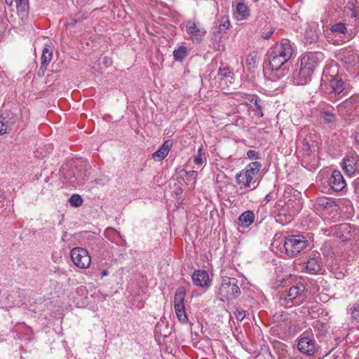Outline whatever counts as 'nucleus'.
I'll list each match as a JSON object with an SVG mask.
<instances>
[{"instance_id": "obj_18", "label": "nucleus", "mask_w": 359, "mask_h": 359, "mask_svg": "<svg viewBox=\"0 0 359 359\" xmlns=\"http://www.w3.org/2000/svg\"><path fill=\"white\" fill-rule=\"evenodd\" d=\"M330 31L335 36L343 38L346 41L352 39L351 34L348 33L346 25L344 22H337L332 25Z\"/></svg>"}, {"instance_id": "obj_19", "label": "nucleus", "mask_w": 359, "mask_h": 359, "mask_svg": "<svg viewBox=\"0 0 359 359\" xmlns=\"http://www.w3.org/2000/svg\"><path fill=\"white\" fill-rule=\"evenodd\" d=\"M245 102L252 107L253 111H256V115L259 117L263 116L262 108L263 101L256 95H248L245 97Z\"/></svg>"}, {"instance_id": "obj_21", "label": "nucleus", "mask_w": 359, "mask_h": 359, "mask_svg": "<svg viewBox=\"0 0 359 359\" xmlns=\"http://www.w3.org/2000/svg\"><path fill=\"white\" fill-rule=\"evenodd\" d=\"M172 146V140H165L161 147L152 154V158L156 161H162L168 156Z\"/></svg>"}, {"instance_id": "obj_7", "label": "nucleus", "mask_w": 359, "mask_h": 359, "mask_svg": "<svg viewBox=\"0 0 359 359\" xmlns=\"http://www.w3.org/2000/svg\"><path fill=\"white\" fill-rule=\"evenodd\" d=\"M297 348L307 356H313L318 350V345L313 337L304 332L298 337Z\"/></svg>"}, {"instance_id": "obj_24", "label": "nucleus", "mask_w": 359, "mask_h": 359, "mask_svg": "<svg viewBox=\"0 0 359 359\" xmlns=\"http://www.w3.org/2000/svg\"><path fill=\"white\" fill-rule=\"evenodd\" d=\"M312 327L316 332V337L323 340L327 333L328 325L326 323L316 320L313 322Z\"/></svg>"}, {"instance_id": "obj_16", "label": "nucleus", "mask_w": 359, "mask_h": 359, "mask_svg": "<svg viewBox=\"0 0 359 359\" xmlns=\"http://www.w3.org/2000/svg\"><path fill=\"white\" fill-rule=\"evenodd\" d=\"M330 91L329 93L330 98H332V94L334 95H340L345 89V85L341 78L339 75L331 76L329 81Z\"/></svg>"}, {"instance_id": "obj_59", "label": "nucleus", "mask_w": 359, "mask_h": 359, "mask_svg": "<svg viewBox=\"0 0 359 359\" xmlns=\"http://www.w3.org/2000/svg\"><path fill=\"white\" fill-rule=\"evenodd\" d=\"M104 60H106V63L111 64V61L110 60H108L107 57H104Z\"/></svg>"}, {"instance_id": "obj_39", "label": "nucleus", "mask_w": 359, "mask_h": 359, "mask_svg": "<svg viewBox=\"0 0 359 359\" xmlns=\"http://www.w3.org/2000/svg\"><path fill=\"white\" fill-rule=\"evenodd\" d=\"M221 79L224 78H232L233 73L231 72L229 67L219 68L217 73Z\"/></svg>"}, {"instance_id": "obj_44", "label": "nucleus", "mask_w": 359, "mask_h": 359, "mask_svg": "<svg viewBox=\"0 0 359 359\" xmlns=\"http://www.w3.org/2000/svg\"><path fill=\"white\" fill-rule=\"evenodd\" d=\"M88 13H79L74 15V18H72V22L73 24H76L77 22H81L83 20H86L88 17Z\"/></svg>"}, {"instance_id": "obj_55", "label": "nucleus", "mask_w": 359, "mask_h": 359, "mask_svg": "<svg viewBox=\"0 0 359 359\" xmlns=\"http://www.w3.org/2000/svg\"><path fill=\"white\" fill-rule=\"evenodd\" d=\"M271 198L272 196H271V194H267L264 198V201H266V203H268L271 200Z\"/></svg>"}, {"instance_id": "obj_30", "label": "nucleus", "mask_w": 359, "mask_h": 359, "mask_svg": "<svg viewBox=\"0 0 359 359\" xmlns=\"http://www.w3.org/2000/svg\"><path fill=\"white\" fill-rule=\"evenodd\" d=\"M236 14L240 16L241 20L247 19L250 15V11L245 4L243 2L238 3L236 8Z\"/></svg>"}, {"instance_id": "obj_31", "label": "nucleus", "mask_w": 359, "mask_h": 359, "mask_svg": "<svg viewBox=\"0 0 359 359\" xmlns=\"http://www.w3.org/2000/svg\"><path fill=\"white\" fill-rule=\"evenodd\" d=\"M316 203L318 206L323 209H329L336 205L334 201L327 197L317 198Z\"/></svg>"}, {"instance_id": "obj_47", "label": "nucleus", "mask_w": 359, "mask_h": 359, "mask_svg": "<svg viewBox=\"0 0 359 359\" xmlns=\"http://www.w3.org/2000/svg\"><path fill=\"white\" fill-rule=\"evenodd\" d=\"M302 149L307 156H310L311 154V149L310 144L306 140H304Z\"/></svg>"}, {"instance_id": "obj_42", "label": "nucleus", "mask_w": 359, "mask_h": 359, "mask_svg": "<svg viewBox=\"0 0 359 359\" xmlns=\"http://www.w3.org/2000/svg\"><path fill=\"white\" fill-rule=\"evenodd\" d=\"M351 318L354 320L359 319V302L355 303L350 309Z\"/></svg>"}, {"instance_id": "obj_52", "label": "nucleus", "mask_w": 359, "mask_h": 359, "mask_svg": "<svg viewBox=\"0 0 359 359\" xmlns=\"http://www.w3.org/2000/svg\"><path fill=\"white\" fill-rule=\"evenodd\" d=\"M46 68H47V65H43V64H41V66H40V67L39 69V71H38L39 76H43L44 75V72L46 70Z\"/></svg>"}, {"instance_id": "obj_20", "label": "nucleus", "mask_w": 359, "mask_h": 359, "mask_svg": "<svg viewBox=\"0 0 359 359\" xmlns=\"http://www.w3.org/2000/svg\"><path fill=\"white\" fill-rule=\"evenodd\" d=\"M334 108L330 105L325 104L320 109V116L325 123H334L337 121V116L334 114Z\"/></svg>"}, {"instance_id": "obj_26", "label": "nucleus", "mask_w": 359, "mask_h": 359, "mask_svg": "<svg viewBox=\"0 0 359 359\" xmlns=\"http://www.w3.org/2000/svg\"><path fill=\"white\" fill-rule=\"evenodd\" d=\"M186 296L185 289L184 287L178 288L175 294L174 307H184V298Z\"/></svg>"}, {"instance_id": "obj_46", "label": "nucleus", "mask_w": 359, "mask_h": 359, "mask_svg": "<svg viewBox=\"0 0 359 359\" xmlns=\"http://www.w3.org/2000/svg\"><path fill=\"white\" fill-rule=\"evenodd\" d=\"M230 22L228 18H223L218 29L225 33L226 30L229 27Z\"/></svg>"}, {"instance_id": "obj_34", "label": "nucleus", "mask_w": 359, "mask_h": 359, "mask_svg": "<svg viewBox=\"0 0 359 359\" xmlns=\"http://www.w3.org/2000/svg\"><path fill=\"white\" fill-rule=\"evenodd\" d=\"M53 53L48 48L45 47L43 49L42 55L41 57V64L47 65L52 59Z\"/></svg>"}, {"instance_id": "obj_29", "label": "nucleus", "mask_w": 359, "mask_h": 359, "mask_svg": "<svg viewBox=\"0 0 359 359\" xmlns=\"http://www.w3.org/2000/svg\"><path fill=\"white\" fill-rule=\"evenodd\" d=\"M259 58L257 52L250 53L245 60V64L248 69L256 68L258 67Z\"/></svg>"}, {"instance_id": "obj_56", "label": "nucleus", "mask_w": 359, "mask_h": 359, "mask_svg": "<svg viewBox=\"0 0 359 359\" xmlns=\"http://www.w3.org/2000/svg\"><path fill=\"white\" fill-rule=\"evenodd\" d=\"M101 276L102 278L104 277V276H108L109 274V272L107 271V270H103L102 272H101Z\"/></svg>"}, {"instance_id": "obj_41", "label": "nucleus", "mask_w": 359, "mask_h": 359, "mask_svg": "<svg viewBox=\"0 0 359 359\" xmlns=\"http://www.w3.org/2000/svg\"><path fill=\"white\" fill-rule=\"evenodd\" d=\"M224 33V32L221 31L218 28H217V29L216 31H215L213 32L212 40L218 43L217 44V49L218 50H219V47H220L219 43H221V41H222V34Z\"/></svg>"}, {"instance_id": "obj_37", "label": "nucleus", "mask_w": 359, "mask_h": 359, "mask_svg": "<svg viewBox=\"0 0 359 359\" xmlns=\"http://www.w3.org/2000/svg\"><path fill=\"white\" fill-rule=\"evenodd\" d=\"M205 153L203 151V149L202 147H199L197 151V155L194 157V162L195 164L201 165L204 160H205V158H204Z\"/></svg>"}, {"instance_id": "obj_8", "label": "nucleus", "mask_w": 359, "mask_h": 359, "mask_svg": "<svg viewBox=\"0 0 359 359\" xmlns=\"http://www.w3.org/2000/svg\"><path fill=\"white\" fill-rule=\"evenodd\" d=\"M71 258L74 264L81 269H87L91 262L88 252L82 248H74L70 252Z\"/></svg>"}, {"instance_id": "obj_3", "label": "nucleus", "mask_w": 359, "mask_h": 359, "mask_svg": "<svg viewBox=\"0 0 359 359\" xmlns=\"http://www.w3.org/2000/svg\"><path fill=\"white\" fill-rule=\"evenodd\" d=\"M339 115L346 121H352L359 119V95H354L337 106Z\"/></svg>"}, {"instance_id": "obj_6", "label": "nucleus", "mask_w": 359, "mask_h": 359, "mask_svg": "<svg viewBox=\"0 0 359 359\" xmlns=\"http://www.w3.org/2000/svg\"><path fill=\"white\" fill-rule=\"evenodd\" d=\"M323 60L324 55L320 51L307 52L300 57V66L313 74Z\"/></svg>"}, {"instance_id": "obj_2", "label": "nucleus", "mask_w": 359, "mask_h": 359, "mask_svg": "<svg viewBox=\"0 0 359 359\" xmlns=\"http://www.w3.org/2000/svg\"><path fill=\"white\" fill-rule=\"evenodd\" d=\"M308 290L304 285L298 283L289 290L282 292L280 294V304L287 308L294 305H299L307 297Z\"/></svg>"}, {"instance_id": "obj_40", "label": "nucleus", "mask_w": 359, "mask_h": 359, "mask_svg": "<svg viewBox=\"0 0 359 359\" xmlns=\"http://www.w3.org/2000/svg\"><path fill=\"white\" fill-rule=\"evenodd\" d=\"M292 217L289 214L288 215H285L280 213L276 217V221L277 222L280 223L283 225L289 223L290 222L292 221Z\"/></svg>"}, {"instance_id": "obj_57", "label": "nucleus", "mask_w": 359, "mask_h": 359, "mask_svg": "<svg viewBox=\"0 0 359 359\" xmlns=\"http://www.w3.org/2000/svg\"><path fill=\"white\" fill-rule=\"evenodd\" d=\"M5 3H6L8 6H12V5H13V0H5Z\"/></svg>"}, {"instance_id": "obj_14", "label": "nucleus", "mask_w": 359, "mask_h": 359, "mask_svg": "<svg viewBox=\"0 0 359 359\" xmlns=\"http://www.w3.org/2000/svg\"><path fill=\"white\" fill-rule=\"evenodd\" d=\"M19 113L17 109H13L6 111L0 115V118L5 123L6 126L11 131L13 130V126L18 122Z\"/></svg>"}, {"instance_id": "obj_50", "label": "nucleus", "mask_w": 359, "mask_h": 359, "mask_svg": "<svg viewBox=\"0 0 359 359\" xmlns=\"http://www.w3.org/2000/svg\"><path fill=\"white\" fill-rule=\"evenodd\" d=\"M72 178H75V179H77V178H81V180H82V182H85L86 181H87L88 180V175L86 174V171L85 172L83 176V174L81 172V171L78 174V176L77 177H75L74 175L72 177Z\"/></svg>"}, {"instance_id": "obj_15", "label": "nucleus", "mask_w": 359, "mask_h": 359, "mask_svg": "<svg viewBox=\"0 0 359 359\" xmlns=\"http://www.w3.org/2000/svg\"><path fill=\"white\" fill-rule=\"evenodd\" d=\"M329 184L334 191H340L346 187V182L341 173L339 170H334L329 180Z\"/></svg>"}, {"instance_id": "obj_11", "label": "nucleus", "mask_w": 359, "mask_h": 359, "mask_svg": "<svg viewBox=\"0 0 359 359\" xmlns=\"http://www.w3.org/2000/svg\"><path fill=\"white\" fill-rule=\"evenodd\" d=\"M343 169L348 176L359 173V156L358 155L346 156L344 158Z\"/></svg>"}, {"instance_id": "obj_4", "label": "nucleus", "mask_w": 359, "mask_h": 359, "mask_svg": "<svg viewBox=\"0 0 359 359\" xmlns=\"http://www.w3.org/2000/svg\"><path fill=\"white\" fill-rule=\"evenodd\" d=\"M308 243V240L302 235H290L284 238L283 248L286 255L292 258L300 255Z\"/></svg>"}, {"instance_id": "obj_38", "label": "nucleus", "mask_w": 359, "mask_h": 359, "mask_svg": "<svg viewBox=\"0 0 359 359\" xmlns=\"http://www.w3.org/2000/svg\"><path fill=\"white\" fill-rule=\"evenodd\" d=\"M69 202L72 207H79L83 203V199L79 194H73L69 199Z\"/></svg>"}, {"instance_id": "obj_36", "label": "nucleus", "mask_w": 359, "mask_h": 359, "mask_svg": "<svg viewBox=\"0 0 359 359\" xmlns=\"http://www.w3.org/2000/svg\"><path fill=\"white\" fill-rule=\"evenodd\" d=\"M318 39V36L317 34V33L316 32V31H313V30H307L306 32V35H305V43H314L316 41H317Z\"/></svg>"}, {"instance_id": "obj_51", "label": "nucleus", "mask_w": 359, "mask_h": 359, "mask_svg": "<svg viewBox=\"0 0 359 359\" xmlns=\"http://www.w3.org/2000/svg\"><path fill=\"white\" fill-rule=\"evenodd\" d=\"M180 176L182 177L184 175H189L191 177H195L196 175V172L191 171L189 173L184 169H181L180 171Z\"/></svg>"}, {"instance_id": "obj_13", "label": "nucleus", "mask_w": 359, "mask_h": 359, "mask_svg": "<svg viewBox=\"0 0 359 359\" xmlns=\"http://www.w3.org/2000/svg\"><path fill=\"white\" fill-rule=\"evenodd\" d=\"M25 297V291L20 288H15L8 293L5 299V304L9 306H19L23 303Z\"/></svg>"}, {"instance_id": "obj_33", "label": "nucleus", "mask_w": 359, "mask_h": 359, "mask_svg": "<svg viewBox=\"0 0 359 359\" xmlns=\"http://www.w3.org/2000/svg\"><path fill=\"white\" fill-rule=\"evenodd\" d=\"M187 56V49L185 46H181L173 51V57L175 60L183 61Z\"/></svg>"}, {"instance_id": "obj_1", "label": "nucleus", "mask_w": 359, "mask_h": 359, "mask_svg": "<svg viewBox=\"0 0 359 359\" xmlns=\"http://www.w3.org/2000/svg\"><path fill=\"white\" fill-rule=\"evenodd\" d=\"M295 54V47L290 40L283 39L276 42L268 51L269 65L272 70H280Z\"/></svg>"}, {"instance_id": "obj_43", "label": "nucleus", "mask_w": 359, "mask_h": 359, "mask_svg": "<svg viewBox=\"0 0 359 359\" xmlns=\"http://www.w3.org/2000/svg\"><path fill=\"white\" fill-rule=\"evenodd\" d=\"M234 317L239 321H242L245 317V311L240 308H235L233 311Z\"/></svg>"}, {"instance_id": "obj_28", "label": "nucleus", "mask_w": 359, "mask_h": 359, "mask_svg": "<svg viewBox=\"0 0 359 359\" xmlns=\"http://www.w3.org/2000/svg\"><path fill=\"white\" fill-rule=\"evenodd\" d=\"M286 208L290 211L289 215L293 217L294 215H297L302 210V205L299 201L289 200L286 203Z\"/></svg>"}, {"instance_id": "obj_53", "label": "nucleus", "mask_w": 359, "mask_h": 359, "mask_svg": "<svg viewBox=\"0 0 359 359\" xmlns=\"http://www.w3.org/2000/svg\"><path fill=\"white\" fill-rule=\"evenodd\" d=\"M274 32V30L273 29H271L270 31H268V32H264L262 35V36L265 39H269L271 38V36H272V34H273Z\"/></svg>"}, {"instance_id": "obj_23", "label": "nucleus", "mask_w": 359, "mask_h": 359, "mask_svg": "<svg viewBox=\"0 0 359 359\" xmlns=\"http://www.w3.org/2000/svg\"><path fill=\"white\" fill-rule=\"evenodd\" d=\"M305 271L311 274H316L320 272L321 266L320 264L318 257H309L305 262Z\"/></svg>"}, {"instance_id": "obj_58", "label": "nucleus", "mask_w": 359, "mask_h": 359, "mask_svg": "<svg viewBox=\"0 0 359 359\" xmlns=\"http://www.w3.org/2000/svg\"><path fill=\"white\" fill-rule=\"evenodd\" d=\"M351 17H355L356 16L355 11H351Z\"/></svg>"}, {"instance_id": "obj_10", "label": "nucleus", "mask_w": 359, "mask_h": 359, "mask_svg": "<svg viewBox=\"0 0 359 359\" xmlns=\"http://www.w3.org/2000/svg\"><path fill=\"white\" fill-rule=\"evenodd\" d=\"M236 178L237 183L241 185L240 189L245 191L253 190L258 185L257 180L253 179V176L247 173L245 170L236 174Z\"/></svg>"}, {"instance_id": "obj_45", "label": "nucleus", "mask_w": 359, "mask_h": 359, "mask_svg": "<svg viewBox=\"0 0 359 359\" xmlns=\"http://www.w3.org/2000/svg\"><path fill=\"white\" fill-rule=\"evenodd\" d=\"M18 11H26L28 8L27 0H15Z\"/></svg>"}, {"instance_id": "obj_9", "label": "nucleus", "mask_w": 359, "mask_h": 359, "mask_svg": "<svg viewBox=\"0 0 359 359\" xmlns=\"http://www.w3.org/2000/svg\"><path fill=\"white\" fill-rule=\"evenodd\" d=\"M186 31L194 43H200L206 34L205 29L199 22L191 20L187 22Z\"/></svg>"}, {"instance_id": "obj_17", "label": "nucleus", "mask_w": 359, "mask_h": 359, "mask_svg": "<svg viewBox=\"0 0 359 359\" xmlns=\"http://www.w3.org/2000/svg\"><path fill=\"white\" fill-rule=\"evenodd\" d=\"M191 278L194 285L198 287H205L210 285V280L209 275L208 272L204 270L196 271Z\"/></svg>"}, {"instance_id": "obj_54", "label": "nucleus", "mask_w": 359, "mask_h": 359, "mask_svg": "<svg viewBox=\"0 0 359 359\" xmlns=\"http://www.w3.org/2000/svg\"><path fill=\"white\" fill-rule=\"evenodd\" d=\"M355 142L359 145V128L356 130L355 133Z\"/></svg>"}, {"instance_id": "obj_5", "label": "nucleus", "mask_w": 359, "mask_h": 359, "mask_svg": "<svg viewBox=\"0 0 359 359\" xmlns=\"http://www.w3.org/2000/svg\"><path fill=\"white\" fill-rule=\"evenodd\" d=\"M238 282V280L235 278H223L219 288V294L228 299H236L241 294Z\"/></svg>"}, {"instance_id": "obj_25", "label": "nucleus", "mask_w": 359, "mask_h": 359, "mask_svg": "<svg viewBox=\"0 0 359 359\" xmlns=\"http://www.w3.org/2000/svg\"><path fill=\"white\" fill-rule=\"evenodd\" d=\"M255 219V215L252 211L247 210L242 213L239 217L238 220L244 227H248L251 225Z\"/></svg>"}, {"instance_id": "obj_12", "label": "nucleus", "mask_w": 359, "mask_h": 359, "mask_svg": "<svg viewBox=\"0 0 359 359\" xmlns=\"http://www.w3.org/2000/svg\"><path fill=\"white\" fill-rule=\"evenodd\" d=\"M313 74L302 66L293 71L292 81L295 85L304 86L311 81Z\"/></svg>"}, {"instance_id": "obj_27", "label": "nucleus", "mask_w": 359, "mask_h": 359, "mask_svg": "<svg viewBox=\"0 0 359 359\" xmlns=\"http://www.w3.org/2000/svg\"><path fill=\"white\" fill-rule=\"evenodd\" d=\"M344 62L355 66L358 62V55L353 50H346L344 53Z\"/></svg>"}, {"instance_id": "obj_35", "label": "nucleus", "mask_w": 359, "mask_h": 359, "mask_svg": "<svg viewBox=\"0 0 359 359\" xmlns=\"http://www.w3.org/2000/svg\"><path fill=\"white\" fill-rule=\"evenodd\" d=\"M174 308H175V311L177 314V317L178 320L182 323H187L188 321V318H187L186 312H185V308L184 307H182V308L174 307Z\"/></svg>"}, {"instance_id": "obj_48", "label": "nucleus", "mask_w": 359, "mask_h": 359, "mask_svg": "<svg viewBox=\"0 0 359 359\" xmlns=\"http://www.w3.org/2000/svg\"><path fill=\"white\" fill-rule=\"evenodd\" d=\"M247 156L250 159H258L259 158V154L255 150H249L247 152Z\"/></svg>"}, {"instance_id": "obj_22", "label": "nucleus", "mask_w": 359, "mask_h": 359, "mask_svg": "<svg viewBox=\"0 0 359 359\" xmlns=\"http://www.w3.org/2000/svg\"><path fill=\"white\" fill-rule=\"evenodd\" d=\"M349 226L348 224H340L331 226L330 229H326L325 233L327 232V235H334L339 238L347 239L348 236L344 235V232L346 231L347 234H349Z\"/></svg>"}, {"instance_id": "obj_32", "label": "nucleus", "mask_w": 359, "mask_h": 359, "mask_svg": "<svg viewBox=\"0 0 359 359\" xmlns=\"http://www.w3.org/2000/svg\"><path fill=\"white\" fill-rule=\"evenodd\" d=\"M262 168L261 163L258 161H254L250 163L246 170H245L247 173H249L250 175L253 176V179H255L256 175L258 174L259 171Z\"/></svg>"}, {"instance_id": "obj_49", "label": "nucleus", "mask_w": 359, "mask_h": 359, "mask_svg": "<svg viewBox=\"0 0 359 359\" xmlns=\"http://www.w3.org/2000/svg\"><path fill=\"white\" fill-rule=\"evenodd\" d=\"M10 132L7 126H6L5 123L2 121V119L0 118V135H4L7 133Z\"/></svg>"}]
</instances>
